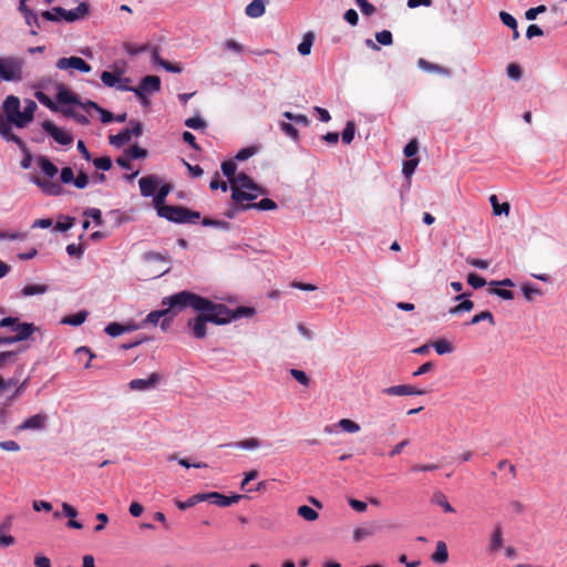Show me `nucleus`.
Here are the masks:
<instances>
[{
    "label": "nucleus",
    "instance_id": "nucleus-13",
    "mask_svg": "<svg viewBox=\"0 0 567 567\" xmlns=\"http://www.w3.org/2000/svg\"><path fill=\"white\" fill-rule=\"evenodd\" d=\"M161 183L162 179L155 174H150L141 177L138 181L141 195L143 197L154 196V193H156Z\"/></svg>",
    "mask_w": 567,
    "mask_h": 567
},
{
    "label": "nucleus",
    "instance_id": "nucleus-61",
    "mask_svg": "<svg viewBox=\"0 0 567 567\" xmlns=\"http://www.w3.org/2000/svg\"><path fill=\"white\" fill-rule=\"evenodd\" d=\"M339 426L344 432H348V433H357L358 431H360V425L350 419H341L339 421Z\"/></svg>",
    "mask_w": 567,
    "mask_h": 567
},
{
    "label": "nucleus",
    "instance_id": "nucleus-45",
    "mask_svg": "<svg viewBox=\"0 0 567 567\" xmlns=\"http://www.w3.org/2000/svg\"><path fill=\"white\" fill-rule=\"evenodd\" d=\"M432 347L434 348L435 352L439 355L447 354L453 351V346L450 341L446 339H439L432 343Z\"/></svg>",
    "mask_w": 567,
    "mask_h": 567
},
{
    "label": "nucleus",
    "instance_id": "nucleus-36",
    "mask_svg": "<svg viewBox=\"0 0 567 567\" xmlns=\"http://www.w3.org/2000/svg\"><path fill=\"white\" fill-rule=\"evenodd\" d=\"M200 502H204L203 493L195 494L186 501L174 499L176 507L181 511H186Z\"/></svg>",
    "mask_w": 567,
    "mask_h": 567
},
{
    "label": "nucleus",
    "instance_id": "nucleus-34",
    "mask_svg": "<svg viewBox=\"0 0 567 567\" xmlns=\"http://www.w3.org/2000/svg\"><path fill=\"white\" fill-rule=\"evenodd\" d=\"M313 41H315V33L313 32L308 31L307 33H305V35L302 37L301 42L297 47V50H298L299 54H301L303 56L310 54L311 48L313 45Z\"/></svg>",
    "mask_w": 567,
    "mask_h": 567
},
{
    "label": "nucleus",
    "instance_id": "nucleus-12",
    "mask_svg": "<svg viewBox=\"0 0 567 567\" xmlns=\"http://www.w3.org/2000/svg\"><path fill=\"white\" fill-rule=\"evenodd\" d=\"M204 502H210L219 507H227L233 504L238 503L241 498H245V495L233 494L230 496H226L219 492H207L203 493Z\"/></svg>",
    "mask_w": 567,
    "mask_h": 567
},
{
    "label": "nucleus",
    "instance_id": "nucleus-4",
    "mask_svg": "<svg viewBox=\"0 0 567 567\" xmlns=\"http://www.w3.org/2000/svg\"><path fill=\"white\" fill-rule=\"evenodd\" d=\"M27 61L19 55H0V81L19 83L24 80Z\"/></svg>",
    "mask_w": 567,
    "mask_h": 567
},
{
    "label": "nucleus",
    "instance_id": "nucleus-62",
    "mask_svg": "<svg viewBox=\"0 0 567 567\" xmlns=\"http://www.w3.org/2000/svg\"><path fill=\"white\" fill-rule=\"evenodd\" d=\"M375 40L381 45H391L393 43V35L389 30H382L375 33Z\"/></svg>",
    "mask_w": 567,
    "mask_h": 567
},
{
    "label": "nucleus",
    "instance_id": "nucleus-20",
    "mask_svg": "<svg viewBox=\"0 0 567 567\" xmlns=\"http://www.w3.org/2000/svg\"><path fill=\"white\" fill-rule=\"evenodd\" d=\"M135 90L144 93H155L161 90V79L157 75H145L141 79L138 86Z\"/></svg>",
    "mask_w": 567,
    "mask_h": 567
},
{
    "label": "nucleus",
    "instance_id": "nucleus-38",
    "mask_svg": "<svg viewBox=\"0 0 567 567\" xmlns=\"http://www.w3.org/2000/svg\"><path fill=\"white\" fill-rule=\"evenodd\" d=\"M502 545H503V530L499 525H496L493 530L488 548L491 551L495 553L502 547Z\"/></svg>",
    "mask_w": 567,
    "mask_h": 567
},
{
    "label": "nucleus",
    "instance_id": "nucleus-39",
    "mask_svg": "<svg viewBox=\"0 0 567 567\" xmlns=\"http://www.w3.org/2000/svg\"><path fill=\"white\" fill-rule=\"evenodd\" d=\"M282 116L289 122H292V124L301 125L305 127L309 126L311 123V121L305 114H296L290 111H285Z\"/></svg>",
    "mask_w": 567,
    "mask_h": 567
},
{
    "label": "nucleus",
    "instance_id": "nucleus-10",
    "mask_svg": "<svg viewBox=\"0 0 567 567\" xmlns=\"http://www.w3.org/2000/svg\"><path fill=\"white\" fill-rule=\"evenodd\" d=\"M55 66L59 70H76L81 73H89L92 71V66L82 58L80 56H68V58H60Z\"/></svg>",
    "mask_w": 567,
    "mask_h": 567
},
{
    "label": "nucleus",
    "instance_id": "nucleus-23",
    "mask_svg": "<svg viewBox=\"0 0 567 567\" xmlns=\"http://www.w3.org/2000/svg\"><path fill=\"white\" fill-rule=\"evenodd\" d=\"M13 516L9 515L7 516L1 523H0V546L1 547H8L14 544V537L9 535L12 527Z\"/></svg>",
    "mask_w": 567,
    "mask_h": 567
},
{
    "label": "nucleus",
    "instance_id": "nucleus-56",
    "mask_svg": "<svg viewBox=\"0 0 567 567\" xmlns=\"http://www.w3.org/2000/svg\"><path fill=\"white\" fill-rule=\"evenodd\" d=\"M188 128H192V130H204L206 128L207 126V123L205 122L204 118H202L199 115H195L193 117H189L187 120H185V123H184Z\"/></svg>",
    "mask_w": 567,
    "mask_h": 567
},
{
    "label": "nucleus",
    "instance_id": "nucleus-63",
    "mask_svg": "<svg viewBox=\"0 0 567 567\" xmlns=\"http://www.w3.org/2000/svg\"><path fill=\"white\" fill-rule=\"evenodd\" d=\"M18 351H3L0 352V369L11 364L16 361Z\"/></svg>",
    "mask_w": 567,
    "mask_h": 567
},
{
    "label": "nucleus",
    "instance_id": "nucleus-17",
    "mask_svg": "<svg viewBox=\"0 0 567 567\" xmlns=\"http://www.w3.org/2000/svg\"><path fill=\"white\" fill-rule=\"evenodd\" d=\"M426 391L423 389H416L411 385L406 384H400V385H392L389 388L383 389V393L386 395H395V396H403V395H422Z\"/></svg>",
    "mask_w": 567,
    "mask_h": 567
},
{
    "label": "nucleus",
    "instance_id": "nucleus-18",
    "mask_svg": "<svg viewBox=\"0 0 567 567\" xmlns=\"http://www.w3.org/2000/svg\"><path fill=\"white\" fill-rule=\"evenodd\" d=\"M471 292L461 293L454 297L455 301H460L458 305L449 309V313L456 316L463 312H468L474 308V302L470 300Z\"/></svg>",
    "mask_w": 567,
    "mask_h": 567
},
{
    "label": "nucleus",
    "instance_id": "nucleus-26",
    "mask_svg": "<svg viewBox=\"0 0 567 567\" xmlns=\"http://www.w3.org/2000/svg\"><path fill=\"white\" fill-rule=\"evenodd\" d=\"M123 74V69L115 68L114 71H103L100 78L105 86L115 89L116 85L120 83V79Z\"/></svg>",
    "mask_w": 567,
    "mask_h": 567
},
{
    "label": "nucleus",
    "instance_id": "nucleus-2",
    "mask_svg": "<svg viewBox=\"0 0 567 567\" xmlns=\"http://www.w3.org/2000/svg\"><path fill=\"white\" fill-rule=\"evenodd\" d=\"M37 109V103L28 99L23 110H21L20 99L12 94L7 95L0 105V134L3 133V127H9L10 132H13V126L17 128L27 127L34 120Z\"/></svg>",
    "mask_w": 567,
    "mask_h": 567
},
{
    "label": "nucleus",
    "instance_id": "nucleus-3",
    "mask_svg": "<svg viewBox=\"0 0 567 567\" xmlns=\"http://www.w3.org/2000/svg\"><path fill=\"white\" fill-rule=\"evenodd\" d=\"M162 305L167 306L169 315L175 310L181 311L186 308L195 310H207L206 306L209 305V299L188 290H182L171 296L164 297Z\"/></svg>",
    "mask_w": 567,
    "mask_h": 567
},
{
    "label": "nucleus",
    "instance_id": "nucleus-50",
    "mask_svg": "<svg viewBox=\"0 0 567 567\" xmlns=\"http://www.w3.org/2000/svg\"><path fill=\"white\" fill-rule=\"evenodd\" d=\"M488 321L491 324H495L494 316L491 311L485 310L480 313H476L472 317V319L466 323L468 326H474L480 323L481 321Z\"/></svg>",
    "mask_w": 567,
    "mask_h": 567
},
{
    "label": "nucleus",
    "instance_id": "nucleus-52",
    "mask_svg": "<svg viewBox=\"0 0 567 567\" xmlns=\"http://www.w3.org/2000/svg\"><path fill=\"white\" fill-rule=\"evenodd\" d=\"M96 169L106 172L112 168V158L107 155L91 159Z\"/></svg>",
    "mask_w": 567,
    "mask_h": 567
},
{
    "label": "nucleus",
    "instance_id": "nucleus-58",
    "mask_svg": "<svg viewBox=\"0 0 567 567\" xmlns=\"http://www.w3.org/2000/svg\"><path fill=\"white\" fill-rule=\"evenodd\" d=\"M223 48L234 54H241L245 51V47L236 40L228 39L223 43Z\"/></svg>",
    "mask_w": 567,
    "mask_h": 567
},
{
    "label": "nucleus",
    "instance_id": "nucleus-29",
    "mask_svg": "<svg viewBox=\"0 0 567 567\" xmlns=\"http://www.w3.org/2000/svg\"><path fill=\"white\" fill-rule=\"evenodd\" d=\"M89 312L86 310H80L73 315L65 316L61 319V324L80 327L87 319Z\"/></svg>",
    "mask_w": 567,
    "mask_h": 567
},
{
    "label": "nucleus",
    "instance_id": "nucleus-49",
    "mask_svg": "<svg viewBox=\"0 0 567 567\" xmlns=\"http://www.w3.org/2000/svg\"><path fill=\"white\" fill-rule=\"evenodd\" d=\"M104 332L112 338H117L125 333V329H123V323L113 321L106 324Z\"/></svg>",
    "mask_w": 567,
    "mask_h": 567
},
{
    "label": "nucleus",
    "instance_id": "nucleus-59",
    "mask_svg": "<svg viewBox=\"0 0 567 567\" xmlns=\"http://www.w3.org/2000/svg\"><path fill=\"white\" fill-rule=\"evenodd\" d=\"M419 143L415 138H412L403 148V154L408 158H417Z\"/></svg>",
    "mask_w": 567,
    "mask_h": 567
},
{
    "label": "nucleus",
    "instance_id": "nucleus-11",
    "mask_svg": "<svg viewBox=\"0 0 567 567\" xmlns=\"http://www.w3.org/2000/svg\"><path fill=\"white\" fill-rule=\"evenodd\" d=\"M268 189L257 184L256 190H250V188H240L239 190L233 189L231 200L235 204H245V202L254 203L255 199L260 195H267Z\"/></svg>",
    "mask_w": 567,
    "mask_h": 567
},
{
    "label": "nucleus",
    "instance_id": "nucleus-54",
    "mask_svg": "<svg viewBox=\"0 0 567 567\" xmlns=\"http://www.w3.org/2000/svg\"><path fill=\"white\" fill-rule=\"evenodd\" d=\"M419 158H408L406 161H404L402 166V174L406 178H410L414 174L419 165Z\"/></svg>",
    "mask_w": 567,
    "mask_h": 567
},
{
    "label": "nucleus",
    "instance_id": "nucleus-33",
    "mask_svg": "<svg viewBox=\"0 0 567 567\" xmlns=\"http://www.w3.org/2000/svg\"><path fill=\"white\" fill-rule=\"evenodd\" d=\"M277 203L268 197H265L257 203L246 204L245 206V208L257 209L262 212L275 210L277 209Z\"/></svg>",
    "mask_w": 567,
    "mask_h": 567
},
{
    "label": "nucleus",
    "instance_id": "nucleus-41",
    "mask_svg": "<svg viewBox=\"0 0 567 567\" xmlns=\"http://www.w3.org/2000/svg\"><path fill=\"white\" fill-rule=\"evenodd\" d=\"M221 173L227 177L228 183L236 176L237 164L235 159L224 161L220 165Z\"/></svg>",
    "mask_w": 567,
    "mask_h": 567
},
{
    "label": "nucleus",
    "instance_id": "nucleus-24",
    "mask_svg": "<svg viewBox=\"0 0 567 567\" xmlns=\"http://www.w3.org/2000/svg\"><path fill=\"white\" fill-rule=\"evenodd\" d=\"M37 330V327L31 322H20L16 324L13 332H16L13 340L16 342L28 340L32 333Z\"/></svg>",
    "mask_w": 567,
    "mask_h": 567
},
{
    "label": "nucleus",
    "instance_id": "nucleus-8",
    "mask_svg": "<svg viewBox=\"0 0 567 567\" xmlns=\"http://www.w3.org/2000/svg\"><path fill=\"white\" fill-rule=\"evenodd\" d=\"M3 128H4V130H2L3 133L0 134V136L6 142L14 143L19 147V150L23 154L20 165L23 169H29L32 166L33 157H32V154H31L29 147L27 146L25 142L20 136L14 134L13 132H10L9 127H3Z\"/></svg>",
    "mask_w": 567,
    "mask_h": 567
},
{
    "label": "nucleus",
    "instance_id": "nucleus-6",
    "mask_svg": "<svg viewBox=\"0 0 567 567\" xmlns=\"http://www.w3.org/2000/svg\"><path fill=\"white\" fill-rule=\"evenodd\" d=\"M157 215L174 224H195L200 219L199 212L178 205L158 207Z\"/></svg>",
    "mask_w": 567,
    "mask_h": 567
},
{
    "label": "nucleus",
    "instance_id": "nucleus-16",
    "mask_svg": "<svg viewBox=\"0 0 567 567\" xmlns=\"http://www.w3.org/2000/svg\"><path fill=\"white\" fill-rule=\"evenodd\" d=\"M31 182L35 184L42 190V193L48 196H61L64 192L63 187L60 184L51 181H45L37 176L32 177Z\"/></svg>",
    "mask_w": 567,
    "mask_h": 567
},
{
    "label": "nucleus",
    "instance_id": "nucleus-47",
    "mask_svg": "<svg viewBox=\"0 0 567 567\" xmlns=\"http://www.w3.org/2000/svg\"><path fill=\"white\" fill-rule=\"evenodd\" d=\"M202 225L204 227H213V228H217V229H221V230H229V228H230V224L228 221L220 220V219H213L209 217L203 218Z\"/></svg>",
    "mask_w": 567,
    "mask_h": 567
},
{
    "label": "nucleus",
    "instance_id": "nucleus-25",
    "mask_svg": "<svg viewBox=\"0 0 567 567\" xmlns=\"http://www.w3.org/2000/svg\"><path fill=\"white\" fill-rule=\"evenodd\" d=\"M37 164L41 173L48 178H53L59 173L56 165L45 155H39L37 157Z\"/></svg>",
    "mask_w": 567,
    "mask_h": 567
},
{
    "label": "nucleus",
    "instance_id": "nucleus-30",
    "mask_svg": "<svg viewBox=\"0 0 567 567\" xmlns=\"http://www.w3.org/2000/svg\"><path fill=\"white\" fill-rule=\"evenodd\" d=\"M49 291V286L45 284H28L25 285L21 291L20 296L23 298L44 295Z\"/></svg>",
    "mask_w": 567,
    "mask_h": 567
},
{
    "label": "nucleus",
    "instance_id": "nucleus-35",
    "mask_svg": "<svg viewBox=\"0 0 567 567\" xmlns=\"http://www.w3.org/2000/svg\"><path fill=\"white\" fill-rule=\"evenodd\" d=\"M489 203L492 205L494 215H496V216L506 215L507 216L509 214V210H511L509 203L504 202V203L499 204L496 195L489 196Z\"/></svg>",
    "mask_w": 567,
    "mask_h": 567
},
{
    "label": "nucleus",
    "instance_id": "nucleus-44",
    "mask_svg": "<svg viewBox=\"0 0 567 567\" xmlns=\"http://www.w3.org/2000/svg\"><path fill=\"white\" fill-rule=\"evenodd\" d=\"M34 96H35V99H37V100H38L42 105H44L45 107H48L50 111H52V112H56V111H59V105H58V103L53 102V101L51 100V97H50L48 94H45L44 92H42V91H37V92L34 93Z\"/></svg>",
    "mask_w": 567,
    "mask_h": 567
},
{
    "label": "nucleus",
    "instance_id": "nucleus-7",
    "mask_svg": "<svg viewBox=\"0 0 567 567\" xmlns=\"http://www.w3.org/2000/svg\"><path fill=\"white\" fill-rule=\"evenodd\" d=\"M143 134V124L137 120H131L128 125L115 135H110V144L120 148L131 141L132 137H140Z\"/></svg>",
    "mask_w": 567,
    "mask_h": 567
},
{
    "label": "nucleus",
    "instance_id": "nucleus-15",
    "mask_svg": "<svg viewBox=\"0 0 567 567\" xmlns=\"http://www.w3.org/2000/svg\"><path fill=\"white\" fill-rule=\"evenodd\" d=\"M48 422V415L43 413H37L27 420H24L20 425H18V431H40L43 430Z\"/></svg>",
    "mask_w": 567,
    "mask_h": 567
},
{
    "label": "nucleus",
    "instance_id": "nucleus-14",
    "mask_svg": "<svg viewBox=\"0 0 567 567\" xmlns=\"http://www.w3.org/2000/svg\"><path fill=\"white\" fill-rule=\"evenodd\" d=\"M161 380V375L156 372L150 374L146 379H133L128 386L133 391H148L154 389Z\"/></svg>",
    "mask_w": 567,
    "mask_h": 567
},
{
    "label": "nucleus",
    "instance_id": "nucleus-46",
    "mask_svg": "<svg viewBox=\"0 0 567 567\" xmlns=\"http://www.w3.org/2000/svg\"><path fill=\"white\" fill-rule=\"evenodd\" d=\"M297 513L299 516H301L305 520L308 522H313L319 517L318 512L308 505L299 506Z\"/></svg>",
    "mask_w": 567,
    "mask_h": 567
},
{
    "label": "nucleus",
    "instance_id": "nucleus-48",
    "mask_svg": "<svg viewBox=\"0 0 567 567\" xmlns=\"http://www.w3.org/2000/svg\"><path fill=\"white\" fill-rule=\"evenodd\" d=\"M125 153L128 155L131 159H142L145 158L148 155V152L146 148H143L136 144L131 145L125 150Z\"/></svg>",
    "mask_w": 567,
    "mask_h": 567
},
{
    "label": "nucleus",
    "instance_id": "nucleus-55",
    "mask_svg": "<svg viewBox=\"0 0 567 567\" xmlns=\"http://www.w3.org/2000/svg\"><path fill=\"white\" fill-rule=\"evenodd\" d=\"M433 502L437 505H440L444 512L446 513H454L455 509L454 507L449 503V501L446 499L445 495L441 492H437L434 494L433 496Z\"/></svg>",
    "mask_w": 567,
    "mask_h": 567
},
{
    "label": "nucleus",
    "instance_id": "nucleus-51",
    "mask_svg": "<svg viewBox=\"0 0 567 567\" xmlns=\"http://www.w3.org/2000/svg\"><path fill=\"white\" fill-rule=\"evenodd\" d=\"M257 151H258V150H257V147H256V146H254V145L243 147V148H240V150L236 153V155H235L234 159H235L236 162H244V161H247V159H249L250 157H252V156L257 153Z\"/></svg>",
    "mask_w": 567,
    "mask_h": 567
},
{
    "label": "nucleus",
    "instance_id": "nucleus-53",
    "mask_svg": "<svg viewBox=\"0 0 567 567\" xmlns=\"http://www.w3.org/2000/svg\"><path fill=\"white\" fill-rule=\"evenodd\" d=\"M61 112L64 116L74 118L79 124L86 125L89 123V118L84 114L76 113L71 107L64 106Z\"/></svg>",
    "mask_w": 567,
    "mask_h": 567
},
{
    "label": "nucleus",
    "instance_id": "nucleus-60",
    "mask_svg": "<svg viewBox=\"0 0 567 567\" xmlns=\"http://www.w3.org/2000/svg\"><path fill=\"white\" fill-rule=\"evenodd\" d=\"M467 284L474 289H480L483 288L487 282L482 276L475 272H471L467 275Z\"/></svg>",
    "mask_w": 567,
    "mask_h": 567
},
{
    "label": "nucleus",
    "instance_id": "nucleus-22",
    "mask_svg": "<svg viewBox=\"0 0 567 567\" xmlns=\"http://www.w3.org/2000/svg\"><path fill=\"white\" fill-rule=\"evenodd\" d=\"M417 68L427 73H436L446 78H450L452 72L450 69L444 68L440 64L432 63L423 58L417 60Z\"/></svg>",
    "mask_w": 567,
    "mask_h": 567
},
{
    "label": "nucleus",
    "instance_id": "nucleus-28",
    "mask_svg": "<svg viewBox=\"0 0 567 567\" xmlns=\"http://www.w3.org/2000/svg\"><path fill=\"white\" fill-rule=\"evenodd\" d=\"M268 0H252L245 9V13L252 19L260 18L266 10Z\"/></svg>",
    "mask_w": 567,
    "mask_h": 567
},
{
    "label": "nucleus",
    "instance_id": "nucleus-31",
    "mask_svg": "<svg viewBox=\"0 0 567 567\" xmlns=\"http://www.w3.org/2000/svg\"><path fill=\"white\" fill-rule=\"evenodd\" d=\"M226 446L241 449V450H247V451H252V450H256V449L260 447L261 443H260V441L258 439L250 437V439H247V440H243V441H238V442L227 443V444H221L220 445V447H226Z\"/></svg>",
    "mask_w": 567,
    "mask_h": 567
},
{
    "label": "nucleus",
    "instance_id": "nucleus-1",
    "mask_svg": "<svg viewBox=\"0 0 567 567\" xmlns=\"http://www.w3.org/2000/svg\"><path fill=\"white\" fill-rule=\"evenodd\" d=\"M207 310H195L197 312L195 318L187 321L188 328L195 339L202 340L207 336L206 324L214 323L216 326H224L236 321L240 318H248L255 313L254 308L240 306L235 309L227 307L225 303H217L209 299V305L206 306Z\"/></svg>",
    "mask_w": 567,
    "mask_h": 567
},
{
    "label": "nucleus",
    "instance_id": "nucleus-5",
    "mask_svg": "<svg viewBox=\"0 0 567 567\" xmlns=\"http://www.w3.org/2000/svg\"><path fill=\"white\" fill-rule=\"evenodd\" d=\"M90 13V4L81 2L76 8L66 10L62 7H53L51 10L42 12V18L52 22H75Z\"/></svg>",
    "mask_w": 567,
    "mask_h": 567
},
{
    "label": "nucleus",
    "instance_id": "nucleus-21",
    "mask_svg": "<svg viewBox=\"0 0 567 567\" xmlns=\"http://www.w3.org/2000/svg\"><path fill=\"white\" fill-rule=\"evenodd\" d=\"M240 188H250V190H256L257 183L249 175L241 172L230 181V192L233 193V189L239 190Z\"/></svg>",
    "mask_w": 567,
    "mask_h": 567
},
{
    "label": "nucleus",
    "instance_id": "nucleus-19",
    "mask_svg": "<svg viewBox=\"0 0 567 567\" xmlns=\"http://www.w3.org/2000/svg\"><path fill=\"white\" fill-rule=\"evenodd\" d=\"M56 103L61 105H76L80 103V96L73 93L64 84H59L56 87Z\"/></svg>",
    "mask_w": 567,
    "mask_h": 567
},
{
    "label": "nucleus",
    "instance_id": "nucleus-64",
    "mask_svg": "<svg viewBox=\"0 0 567 567\" xmlns=\"http://www.w3.org/2000/svg\"><path fill=\"white\" fill-rule=\"evenodd\" d=\"M507 76L514 81H519L522 79L523 72L518 64L509 63L506 68Z\"/></svg>",
    "mask_w": 567,
    "mask_h": 567
},
{
    "label": "nucleus",
    "instance_id": "nucleus-37",
    "mask_svg": "<svg viewBox=\"0 0 567 567\" xmlns=\"http://www.w3.org/2000/svg\"><path fill=\"white\" fill-rule=\"evenodd\" d=\"M169 316V309H161L151 311L145 319L142 321L143 327L145 324L156 326L163 317Z\"/></svg>",
    "mask_w": 567,
    "mask_h": 567
},
{
    "label": "nucleus",
    "instance_id": "nucleus-57",
    "mask_svg": "<svg viewBox=\"0 0 567 567\" xmlns=\"http://www.w3.org/2000/svg\"><path fill=\"white\" fill-rule=\"evenodd\" d=\"M209 187L213 190L220 189L226 193L230 189V184L220 179L219 174L216 172L214 178L209 183Z\"/></svg>",
    "mask_w": 567,
    "mask_h": 567
},
{
    "label": "nucleus",
    "instance_id": "nucleus-32",
    "mask_svg": "<svg viewBox=\"0 0 567 567\" xmlns=\"http://www.w3.org/2000/svg\"><path fill=\"white\" fill-rule=\"evenodd\" d=\"M431 559L436 564H445L449 559L447 546L443 540L437 542L435 551Z\"/></svg>",
    "mask_w": 567,
    "mask_h": 567
},
{
    "label": "nucleus",
    "instance_id": "nucleus-27",
    "mask_svg": "<svg viewBox=\"0 0 567 567\" xmlns=\"http://www.w3.org/2000/svg\"><path fill=\"white\" fill-rule=\"evenodd\" d=\"M151 60L154 64L159 65L167 72L181 73L183 71V68L181 64L171 63L169 61L162 59L157 50H154L152 52Z\"/></svg>",
    "mask_w": 567,
    "mask_h": 567
},
{
    "label": "nucleus",
    "instance_id": "nucleus-9",
    "mask_svg": "<svg viewBox=\"0 0 567 567\" xmlns=\"http://www.w3.org/2000/svg\"><path fill=\"white\" fill-rule=\"evenodd\" d=\"M43 131L48 133L58 144L60 145H70L73 143V136L58 127L51 120H45L41 124Z\"/></svg>",
    "mask_w": 567,
    "mask_h": 567
},
{
    "label": "nucleus",
    "instance_id": "nucleus-42",
    "mask_svg": "<svg viewBox=\"0 0 567 567\" xmlns=\"http://www.w3.org/2000/svg\"><path fill=\"white\" fill-rule=\"evenodd\" d=\"M278 125L286 136L291 138L293 142L299 141V132L292 123L281 121L278 123Z\"/></svg>",
    "mask_w": 567,
    "mask_h": 567
},
{
    "label": "nucleus",
    "instance_id": "nucleus-40",
    "mask_svg": "<svg viewBox=\"0 0 567 567\" xmlns=\"http://www.w3.org/2000/svg\"><path fill=\"white\" fill-rule=\"evenodd\" d=\"M75 224V218L71 216H61L54 224L55 231L65 233L70 230Z\"/></svg>",
    "mask_w": 567,
    "mask_h": 567
},
{
    "label": "nucleus",
    "instance_id": "nucleus-43",
    "mask_svg": "<svg viewBox=\"0 0 567 567\" xmlns=\"http://www.w3.org/2000/svg\"><path fill=\"white\" fill-rule=\"evenodd\" d=\"M355 124L353 121H348L341 132V138L344 144H351L355 135Z\"/></svg>",
    "mask_w": 567,
    "mask_h": 567
}]
</instances>
